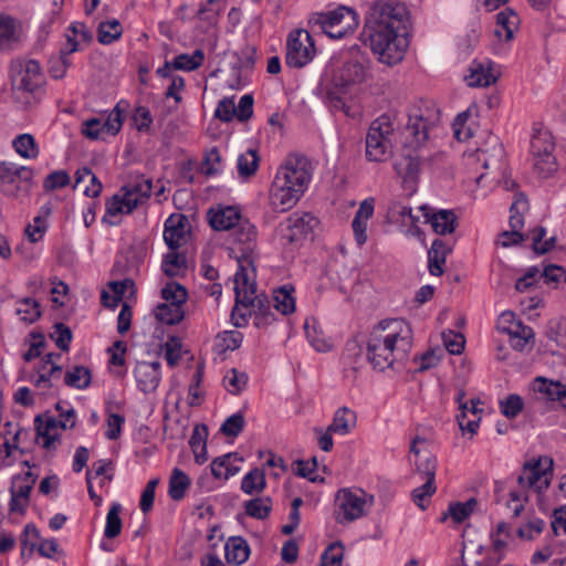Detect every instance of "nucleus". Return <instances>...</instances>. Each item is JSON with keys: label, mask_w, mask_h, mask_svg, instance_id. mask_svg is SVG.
Segmentation results:
<instances>
[{"label": "nucleus", "mask_w": 566, "mask_h": 566, "mask_svg": "<svg viewBox=\"0 0 566 566\" xmlns=\"http://www.w3.org/2000/svg\"><path fill=\"white\" fill-rule=\"evenodd\" d=\"M452 247L442 239H434L428 250V270L433 276H441L444 273V264Z\"/></svg>", "instance_id": "22"}, {"label": "nucleus", "mask_w": 566, "mask_h": 566, "mask_svg": "<svg viewBox=\"0 0 566 566\" xmlns=\"http://www.w3.org/2000/svg\"><path fill=\"white\" fill-rule=\"evenodd\" d=\"M331 39H343L358 25V15L352 8L340 6L335 10L319 13L315 20Z\"/></svg>", "instance_id": "8"}, {"label": "nucleus", "mask_w": 566, "mask_h": 566, "mask_svg": "<svg viewBox=\"0 0 566 566\" xmlns=\"http://www.w3.org/2000/svg\"><path fill=\"white\" fill-rule=\"evenodd\" d=\"M44 83L41 66L35 60L15 61L11 65V87L14 103L21 107L32 105L35 93Z\"/></svg>", "instance_id": "5"}, {"label": "nucleus", "mask_w": 566, "mask_h": 566, "mask_svg": "<svg viewBox=\"0 0 566 566\" xmlns=\"http://www.w3.org/2000/svg\"><path fill=\"white\" fill-rule=\"evenodd\" d=\"M245 514L255 520H265L272 511V499L260 496L244 503Z\"/></svg>", "instance_id": "36"}, {"label": "nucleus", "mask_w": 566, "mask_h": 566, "mask_svg": "<svg viewBox=\"0 0 566 566\" xmlns=\"http://www.w3.org/2000/svg\"><path fill=\"white\" fill-rule=\"evenodd\" d=\"M497 328L510 335V337H521L523 339L534 338V332L530 326L523 325L515 318L514 313L503 312L500 316Z\"/></svg>", "instance_id": "24"}, {"label": "nucleus", "mask_w": 566, "mask_h": 566, "mask_svg": "<svg viewBox=\"0 0 566 566\" xmlns=\"http://www.w3.org/2000/svg\"><path fill=\"white\" fill-rule=\"evenodd\" d=\"M476 505L478 501L475 497H470L465 502L450 503L448 511L441 515L440 522H444L448 517H451L455 524H460L473 513Z\"/></svg>", "instance_id": "30"}, {"label": "nucleus", "mask_w": 566, "mask_h": 566, "mask_svg": "<svg viewBox=\"0 0 566 566\" xmlns=\"http://www.w3.org/2000/svg\"><path fill=\"white\" fill-rule=\"evenodd\" d=\"M248 382V375L239 373L235 368L230 369L223 377V384L231 395H239Z\"/></svg>", "instance_id": "54"}, {"label": "nucleus", "mask_w": 566, "mask_h": 566, "mask_svg": "<svg viewBox=\"0 0 566 566\" xmlns=\"http://www.w3.org/2000/svg\"><path fill=\"white\" fill-rule=\"evenodd\" d=\"M14 150L23 158L33 159L39 155V148L31 134H21L13 139Z\"/></svg>", "instance_id": "46"}, {"label": "nucleus", "mask_w": 566, "mask_h": 566, "mask_svg": "<svg viewBox=\"0 0 566 566\" xmlns=\"http://www.w3.org/2000/svg\"><path fill=\"white\" fill-rule=\"evenodd\" d=\"M315 54V43L308 31L296 29L290 32L285 55L287 66L302 69L314 59Z\"/></svg>", "instance_id": "9"}, {"label": "nucleus", "mask_w": 566, "mask_h": 566, "mask_svg": "<svg viewBox=\"0 0 566 566\" xmlns=\"http://www.w3.org/2000/svg\"><path fill=\"white\" fill-rule=\"evenodd\" d=\"M161 268L167 276L175 277L179 275L182 268H186V256L171 250L165 255Z\"/></svg>", "instance_id": "51"}, {"label": "nucleus", "mask_w": 566, "mask_h": 566, "mask_svg": "<svg viewBox=\"0 0 566 566\" xmlns=\"http://www.w3.org/2000/svg\"><path fill=\"white\" fill-rule=\"evenodd\" d=\"M224 555L229 564L241 565L250 556V546L242 536H231L224 545Z\"/></svg>", "instance_id": "25"}, {"label": "nucleus", "mask_w": 566, "mask_h": 566, "mask_svg": "<svg viewBox=\"0 0 566 566\" xmlns=\"http://www.w3.org/2000/svg\"><path fill=\"white\" fill-rule=\"evenodd\" d=\"M356 424V415L350 409L343 407L339 408L333 418L332 423L328 426L329 432L345 436L349 433L352 428Z\"/></svg>", "instance_id": "31"}, {"label": "nucleus", "mask_w": 566, "mask_h": 566, "mask_svg": "<svg viewBox=\"0 0 566 566\" xmlns=\"http://www.w3.org/2000/svg\"><path fill=\"white\" fill-rule=\"evenodd\" d=\"M553 476V460L549 458H538L527 461L523 465L522 474L517 478V483L522 488L534 489L537 493L545 491Z\"/></svg>", "instance_id": "12"}, {"label": "nucleus", "mask_w": 566, "mask_h": 566, "mask_svg": "<svg viewBox=\"0 0 566 566\" xmlns=\"http://www.w3.org/2000/svg\"><path fill=\"white\" fill-rule=\"evenodd\" d=\"M436 490V483L426 481L421 486L415 489L411 493L415 504L419 509L424 510L427 507L424 502L434 494Z\"/></svg>", "instance_id": "62"}, {"label": "nucleus", "mask_w": 566, "mask_h": 566, "mask_svg": "<svg viewBox=\"0 0 566 566\" xmlns=\"http://www.w3.org/2000/svg\"><path fill=\"white\" fill-rule=\"evenodd\" d=\"M344 557V546L340 542L328 545L321 556L319 566H340Z\"/></svg>", "instance_id": "55"}, {"label": "nucleus", "mask_w": 566, "mask_h": 566, "mask_svg": "<svg viewBox=\"0 0 566 566\" xmlns=\"http://www.w3.org/2000/svg\"><path fill=\"white\" fill-rule=\"evenodd\" d=\"M67 48L61 49L59 57L50 60L49 72L53 78L64 77L67 67L71 65L67 56L77 51V42L70 35H67Z\"/></svg>", "instance_id": "28"}, {"label": "nucleus", "mask_w": 566, "mask_h": 566, "mask_svg": "<svg viewBox=\"0 0 566 566\" xmlns=\"http://www.w3.org/2000/svg\"><path fill=\"white\" fill-rule=\"evenodd\" d=\"M523 406L522 398L512 394L504 401H501V411L506 418L514 419L523 410Z\"/></svg>", "instance_id": "63"}, {"label": "nucleus", "mask_w": 566, "mask_h": 566, "mask_svg": "<svg viewBox=\"0 0 566 566\" xmlns=\"http://www.w3.org/2000/svg\"><path fill=\"white\" fill-rule=\"evenodd\" d=\"M366 77V63L364 60L353 59L343 63L334 75L336 86L346 87L361 83Z\"/></svg>", "instance_id": "20"}, {"label": "nucleus", "mask_w": 566, "mask_h": 566, "mask_svg": "<svg viewBox=\"0 0 566 566\" xmlns=\"http://www.w3.org/2000/svg\"><path fill=\"white\" fill-rule=\"evenodd\" d=\"M293 291L291 285H283L274 291V308L283 315L292 314L295 311V298L291 294Z\"/></svg>", "instance_id": "37"}, {"label": "nucleus", "mask_w": 566, "mask_h": 566, "mask_svg": "<svg viewBox=\"0 0 566 566\" xmlns=\"http://www.w3.org/2000/svg\"><path fill=\"white\" fill-rule=\"evenodd\" d=\"M336 503L339 509L337 521L353 522L366 515L367 509L374 504V496L367 495L363 490L353 492L344 489L337 492Z\"/></svg>", "instance_id": "11"}, {"label": "nucleus", "mask_w": 566, "mask_h": 566, "mask_svg": "<svg viewBox=\"0 0 566 566\" xmlns=\"http://www.w3.org/2000/svg\"><path fill=\"white\" fill-rule=\"evenodd\" d=\"M70 184V176L64 170H56L48 175L43 182L45 191H52L66 187Z\"/></svg>", "instance_id": "64"}, {"label": "nucleus", "mask_w": 566, "mask_h": 566, "mask_svg": "<svg viewBox=\"0 0 566 566\" xmlns=\"http://www.w3.org/2000/svg\"><path fill=\"white\" fill-rule=\"evenodd\" d=\"M420 210L423 212L426 221L432 226L433 231L437 234L446 235L454 232L458 218L452 210H438L432 211L428 206H421Z\"/></svg>", "instance_id": "18"}, {"label": "nucleus", "mask_w": 566, "mask_h": 566, "mask_svg": "<svg viewBox=\"0 0 566 566\" xmlns=\"http://www.w3.org/2000/svg\"><path fill=\"white\" fill-rule=\"evenodd\" d=\"M266 486L265 473L258 468L248 472L241 481V490L245 494L262 492Z\"/></svg>", "instance_id": "43"}, {"label": "nucleus", "mask_w": 566, "mask_h": 566, "mask_svg": "<svg viewBox=\"0 0 566 566\" xmlns=\"http://www.w3.org/2000/svg\"><path fill=\"white\" fill-rule=\"evenodd\" d=\"M240 306H243L244 308L249 310L247 316L273 313L271 311V302L265 294H259L253 297H245V301L242 304H240Z\"/></svg>", "instance_id": "52"}, {"label": "nucleus", "mask_w": 566, "mask_h": 566, "mask_svg": "<svg viewBox=\"0 0 566 566\" xmlns=\"http://www.w3.org/2000/svg\"><path fill=\"white\" fill-rule=\"evenodd\" d=\"M85 179H88L92 185L85 187L84 195L92 198L98 197L102 191V184L98 181L97 177L87 167L77 169L75 172V186H78Z\"/></svg>", "instance_id": "49"}, {"label": "nucleus", "mask_w": 566, "mask_h": 566, "mask_svg": "<svg viewBox=\"0 0 566 566\" xmlns=\"http://www.w3.org/2000/svg\"><path fill=\"white\" fill-rule=\"evenodd\" d=\"M555 150L554 138L547 129H537L531 139V155L539 156L541 154L552 153Z\"/></svg>", "instance_id": "35"}, {"label": "nucleus", "mask_w": 566, "mask_h": 566, "mask_svg": "<svg viewBox=\"0 0 566 566\" xmlns=\"http://www.w3.org/2000/svg\"><path fill=\"white\" fill-rule=\"evenodd\" d=\"M412 344V329L408 322L401 318L382 319L368 336L366 358L375 370L385 371L395 363L406 360Z\"/></svg>", "instance_id": "2"}, {"label": "nucleus", "mask_w": 566, "mask_h": 566, "mask_svg": "<svg viewBox=\"0 0 566 566\" xmlns=\"http://www.w3.org/2000/svg\"><path fill=\"white\" fill-rule=\"evenodd\" d=\"M161 297L167 304L182 307L187 301L188 292L184 285L172 281L161 289Z\"/></svg>", "instance_id": "45"}, {"label": "nucleus", "mask_w": 566, "mask_h": 566, "mask_svg": "<svg viewBox=\"0 0 566 566\" xmlns=\"http://www.w3.org/2000/svg\"><path fill=\"white\" fill-rule=\"evenodd\" d=\"M409 12L405 4H376L366 17L361 40L378 56L392 66L402 61L408 48Z\"/></svg>", "instance_id": "1"}, {"label": "nucleus", "mask_w": 566, "mask_h": 566, "mask_svg": "<svg viewBox=\"0 0 566 566\" xmlns=\"http://www.w3.org/2000/svg\"><path fill=\"white\" fill-rule=\"evenodd\" d=\"M221 155L217 147H212L206 153L201 171L206 176H213L220 171Z\"/></svg>", "instance_id": "60"}, {"label": "nucleus", "mask_w": 566, "mask_h": 566, "mask_svg": "<svg viewBox=\"0 0 566 566\" xmlns=\"http://www.w3.org/2000/svg\"><path fill=\"white\" fill-rule=\"evenodd\" d=\"M318 220L310 212L296 211L277 227V234L285 244H301L313 234Z\"/></svg>", "instance_id": "10"}, {"label": "nucleus", "mask_w": 566, "mask_h": 566, "mask_svg": "<svg viewBox=\"0 0 566 566\" xmlns=\"http://www.w3.org/2000/svg\"><path fill=\"white\" fill-rule=\"evenodd\" d=\"M13 178H20V181H30L33 178V170L11 163H0V185L13 180Z\"/></svg>", "instance_id": "42"}, {"label": "nucleus", "mask_w": 566, "mask_h": 566, "mask_svg": "<svg viewBox=\"0 0 566 566\" xmlns=\"http://www.w3.org/2000/svg\"><path fill=\"white\" fill-rule=\"evenodd\" d=\"M394 124L382 115L371 122L366 136V158L369 161H384L389 154L394 136Z\"/></svg>", "instance_id": "7"}, {"label": "nucleus", "mask_w": 566, "mask_h": 566, "mask_svg": "<svg viewBox=\"0 0 566 566\" xmlns=\"http://www.w3.org/2000/svg\"><path fill=\"white\" fill-rule=\"evenodd\" d=\"M528 210V201L524 193H515L514 201L510 208V227L511 231L501 233L502 245L510 247L524 241V234L518 230L524 227V213Z\"/></svg>", "instance_id": "13"}, {"label": "nucleus", "mask_w": 566, "mask_h": 566, "mask_svg": "<svg viewBox=\"0 0 566 566\" xmlns=\"http://www.w3.org/2000/svg\"><path fill=\"white\" fill-rule=\"evenodd\" d=\"M442 339L446 349L452 355H459L464 349L465 339L464 336L454 331H446L442 333Z\"/></svg>", "instance_id": "59"}, {"label": "nucleus", "mask_w": 566, "mask_h": 566, "mask_svg": "<svg viewBox=\"0 0 566 566\" xmlns=\"http://www.w3.org/2000/svg\"><path fill=\"white\" fill-rule=\"evenodd\" d=\"M535 384L537 391L544 394L549 400L557 401L566 409V382L549 381L543 377H537Z\"/></svg>", "instance_id": "27"}, {"label": "nucleus", "mask_w": 566, "mask_h": 566, "mask_svg": "<svg viewBox=\"0 0 566 566\" xmlns=\"http://www.w3.org/2000/svg\"><path fill=\"white\" fill-rule=\"evenodd\" d=\"M497 76L492 71L491 63L473 62L470 75L467 77L470 86L485 87L495 83Z\"/></svg>", "instance_id": "26"}, {"label": "nucleus", "mask_w": 566, "mask_h": 566, "mask_svg": "<svg viewBox=\"0 0 566 566\" xmlns=\"http://www.w3.org/2000/svg\"><path fill=\"white\" fill-rule=\"evenodd\" d=\"M108 286L113 292V303H108L111 295L106 291L102 292L101 301L105 307L115 308L119 304V302H122L127 289L134 286V281L130 279H125L123 281H113L109 282Z\"/></svg>", "instance_id": "38"}, {"label": "nucleus", "mask_w": 566, "mask_h": 566, "mask_svg": "<svg viewBox=\"0 0 566 566\" xmlns=\"http://www.w3.org/2000/svg\"><path fill=\"white\" fill-rule=\"evenodd\" d=\"M50 337L55 342L57 348L62 352H69L72 340V331L64 323H56L54 325V333Z\"/></svg>", "instance_id": "56"}, {"label": "nucleus", "mask_w": 566, "mask_h": 566, "mask_svg": "<svg viewBox=\"0 0 566 566\" xmlns=\"http://www.w3.org/2000/svg\"><path fill=\"white\" fill-rule=\"evenodd\" d=\"M151 180L144 175H137L124 185L120 192L126 197V212L130 213L139 203L147 200L151 195Z\"/></svg>", "instance_id": "16"}, {"label": "nucleus", "mask_w": 566, "mask_h": 566, "mask_svg": "<svg viewBox=\"0 0 566 566\" xmlns=\"http://www.w3.org/2000/svg\"><path fill=\"white\" fill-rule=\"evenodd\" d=\"M209 224L218 231L230 230L241 220L240 211L232 206L210 208L208 211Z\"/></svg>", "instance_id": "21"}, {"label": "nucleus", "mask_w": 566, "mask_h": 566, "mask_svg": "<svg viewBox=\"0 0 566 566\" xmlns=\"http://www.w3.org/2000/svg\"><path fill=\"white\" fill-rule=\"evenodd\" d=\"M189 476L182 470L175 468L169 478V496L174 501H180L185 497L186 491L189 489Z\"/></svg>", "instance_id": "32"}, {"label": "nucleus", "mask_w": 566, "mask_h": 566, "mask_svg": "<svg viewBox=\"0 0 566 566\" xmlns=\"http://www.w3.org/2000/svg\"><path fill=\"white\" fill-rule=\"evenodd\" d=\"M127 107L128 103L126 101H119L109 113L106 120L102 122V129H104L105 135L115 136L119 133L124 120L123 114L126 112Z\"/></svg>", "instance_id": "34"}, {"label": "nucleus", "mask_w": 566, "mask_h": 566, "mask_svg": "<svg viewBox=\"0 0 566 566\" xmlns=\"http://www.w3.org/2000/svg\"><path fill=\"white\" fill-rule=\"evenodd\" d=\"M520 24V18L517 13L511 9L505 8L496 14V29L494 34L496 38L502 39L506 42L513 40L514 32L517 30Z\"/></svg>", "instance_id": "23"}, {"label": "nucleus", "mask_w": 566, "mask_h": 566, "mask_svg": "<svg viewBox=\"0 0 566 566\" xmlns=\"http://www.w3.org/2000/svg\"><path fill=\"white\" fill-rule=\"evenodd\" d=\"M245 420L241 412L228 417L221 424L220 431L227 437H238L244 429Z\"/></svg>", "instance_id": "57"}, {"label": "nucleus", "mask_w": 566, "mask_h": 566, "mask_svg": "<svg viewBox=\"0 0 566 566\" xmlns=\"http://www.w3.org/2000/svg\"><path fill=\"white\" fill-rule=\"evenodd\" d=\"M533 167L542 178L551 177L558 169V164L554 151L533 156Z\"/></svg>", "instance_id": "47"}, {"label": "nucleus", "mask_w": 566, "mask_h": 566, "mask_svg": "<svg viewBox=\"0 0 566 566\" xmlns=\"http://www.w3.org/2000/svg\"><path fill=\"white\" fill-rule=\"evenodd\" d=\"M260 164V157L255 149H249L238 157V174L240 178L248 179L255 175Z\"/></svg>", "instance_id": "40"}, {"label": "nucleus", "mask_w": 566, "mask_h": 566, "mask_svg": "<svg viewBox=\"0 0 566 566\" xmlns=\"http://www.w3.org/2000/svg\"><path fill=\"white\" fill-rule=\"evenodd\" d=\"M504 153L500 138L490 132H484L483 136L480 137V142H478L475 157L483 168L488 169L499 165L504 157Z\"/></svg>", "instance_id": "15"}, {"label": "nucleus", "mask_w": 566, "mask_h": 566, "mask_svg": "<svg viewBox=\"0 0 566 566\" xmlns=\"http://www.w3.org/2000/svg\"><path fill=\"white\" fill-rule=\"evenodd\" d=\"M160 367L161 364L159 361L146 363L139 361L137 363L134 369V376L137 382L138 388L145 392H153L157 389L160 382Z\"/></svg>", "instance_id": "17"}, {"label": "nucleus", "mask_w": 566, "mask_h": 566, "mask_svg": "<svg viewBox=\"0 0 566 566\" xmlns=\"http://www.w3.org/2000/svg\"><path fill=\"white\" fill-rule=\"evenodd\" d=\"M36 481V475L28 471L24 474L14 475L10 486L9 510L11 513L24 514L30 502V493Z\"/></svg>", "instance_id": "14"}, {"label": "nucleus", "mask_w": 566, "mask_h": 566, "mask_svg": "<svg viewBox=\"0 0 566 566\" xmlns=\"http://www.w3.org/2000/svg\"><path fill=\"white\" fill-rule=\"evenodd\" d=\"M18 40V21L8 14H0V51L10 50Z\"/></svg>", "instance_id": "29"}, {"label": "nucleus", "mask_w": 566, "mask_h": 566, "mask_svg": "<svg viewBox=\"0 0 566 566\" xmlns=\"http://www.w3.org/2000/svg\"><path fill=\"white\" fill-rule=\"evenodd\" d=\"M438 119L428 107L423 111L413 106L408 114V122L399 133V142L405 148L401 158L395 164V169L405 181H415L420 171V156L416 154L428 139L429 128Z\"/></svg>", "instance_id": "4"}, {"label": "nucleus", "mask_w": 566, "mask_h": 566, "mask_svg": "<svg viewBox=\"0 0 566 566\" xmlns=\"http://www.w3.org/2000/svg\"><path fill=\"white\" fill-rule=\"evenodd\" d=\"M122 511V505L119 503H113L107 516H106V525L104 535L106 538H115L120 534L122 531V520L119 517V513Z\"/></svg>", "instance_id": "50"}, {"label": "nucleus", "mask_w": 566, "mask_h": 566, "mask_svg": "<svg viewBox=\"0 0 566 566\" xmlns=\"http://www.w3.org/2000/svg\"><path fill=\"white\" fill-rule=\"evenodd\" d=\"M21 305L17 310V314L22 315V319L27 323H33L41 316L40 304L30 297L21 300Z\"/></svg>", "instance_id": "58"}, {"label": "nucleus", "mask_w": 566, "mask_h": 566, "mask_svg": "<svg viewBox=\"0 0 566 566\" xmlns=\"http://www.w3.org/2000/svg\"><path fill=\"white\" fill-rule=\"evenodd\" d=\"M545 235L546 229L544 227H537L532 230V248L536 254H545L555 247L556 237H551L542 243Z\"/></svg>", "instance_id": "53"}, {"label": "nucleus", "mask_w": 566, "mask_h": 566, "mask_svg": "<svg viewBox=\"0 0 566 566\" xmlns=\"http://www.w3.org/2000/svg\"><path fill=\"white\" fill-rule=\"evenodd\" d=\"M155 317L167 325H176L180 323L185 317V311L180 306L160 303L156 306Z\"/></svg>", "instance_id": "39"}, {"label": "nucleus", "mask_w": 566, "mask_h": 566, "mask_svg": "<svg viewBox=\"0 0 566 566\" xmlns=\"http://www.w3.org/2000/svg\"><path fill=\"white\" fill-rule=\"evenodd\" d=\"M238 271L234 275L235 304L231 312V321L235 327H243L248 324L247 312L240 310V304L256 292V284L249 275V268H253L250 256L243 254L238 259ZM254 271V269H252Z\"/></svg>", "instance_id": "6"}, {"label": "nucleus", "mask_w": 566, "mask_h": 566, "mask_svg": "<svg viewBox=\"0 0 566 566\" xmlns=\"http://www.w3.org/2000/svg\"><path fill=\"white\" fill-rule=\"evenodd\" d=\"M203 60H205V53L202 50L198 49L191 55L186 54V53L177 55L172 60V67L175 70H182V71L190 72V71H195L196 69L201 66V64L203 63Z\"/></svg>", "instance_id": "48"}, {"label": "nucleus", "mask_w": 566, "mask_h": 566, "mask_svg": "<svg viewBox=\"0 0 566 566\" xmlns=\"http://www.w3.org/2000/svg\"><path fill=\"white\" fill-rule=\"evenodd\" d=\"M438 467V460L436 457L430 455L424 460H420L416 463L417 473L420 474L426 481L436 483V472Z\"/></svg>", "instance_id": "61"}, {"label": "nucleus", "mask_w": 566, "mask_h": 566, "mask_svg": "<svg viewBox=\"0 0 566 566\" xmlns=\"http://www.w3.org/2000/svg\"><path fill=\"white\" fill-rule=\"evenodd\" d=\"M123 34V28L117 19L103 21L97 28V40L102 44H111Z\"/></svg>", "instance_id": "44"}, {"label": "nucleus", "mask_w": 566, "mask_h": 566, "mask_svg": "<svg viewBox=\"0 0 566 566\" xmlns=\"http://www.w3.org/2000/svg\"><path fill=\"white\" fill-rule=\"evenodd\" d=\"M312 164L301 154H291L279 167L270 189L273 209L284 212L292 209L304 195L312 179Z\"/></svg>", "instance_id": "3"}, {"label": "nucleus", "mask_w": 566, "mask_h": 566, "mask_svg": "<svg viewBox=\"0 0 566 566\" xmlns=\"http://www.w3.org/2000/svg\"><path fill=\"white\" fill-rule=\"evenodd\" d=\"M32 187L33 178L30 181H20V178H13V180L0 185V190L7 197L22 200L29 197Z\"/></svg>", "instance_id": "41"}, {"label": "nucleus", "mask_w": 566, "mask_h": 566, "mask_svg": "<svg viewBox=\"0 0 566 566\" xmlns=\"http://www.w3.org/2000/svg\"><path fill=\"white\" fill-rule=\"evenodd\" d=\"M189 220L184 214H172L165 222L164 240L170 250L179 249L188 232Z\"/></svg>", "instance_id": "19"}, {"label": "nucleus", "mask_w": 566, "mask_h": 566, "mask_svg": "<svg viewBox=\"0 0 566 566\" xmlns=\"http://www.w3.org/2000/svg\"><path fill=\"white\" fill-rule=\"evenodd\" d=\"M92 381L91 369L85 366H74L64 375V384L75 389H86Z\"/></svg>", "instance_id": "33"}]
</instances>
